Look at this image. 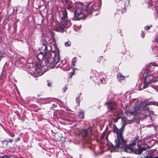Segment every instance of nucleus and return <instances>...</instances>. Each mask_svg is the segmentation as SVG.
Listing matches in <instances>:
<instances>
[{
    "instance_id": "7",
    "label": "nucleus",
    "mask_w": 158,
    "mask_h": 158,
    "mask_svg": "<svg viewBox=\"0 0 158 158\" xmlns=\"http://www.w3.org/2000/svg\"><path fill=\"white\" fill-rule=\"evenodd\" d=\"M155 77H156L152 74L148 73L146 74L144 82V89L147 88L151 83L155 81Z\"/></svg>"
},
{
    "instance_id": "6",
    "label": "nucleus",
    "mask_w": 158,
    "mask_h": 158,
    "mask_svg": "<svg viewBox=\"0 0 158 158\" xmlns=\"http://www.w3.org/2000/svg\"><path fill=\"white\" fill-rule=\"evenodd\" d=\"M125 112L127 113H129L132 115L137 114L140 113L139 111L140 107H138L137 106H135L134 108L131 107H129L128 106H125V107H124Z\"/></svg>"
},
{
    "instance_id": "1",
    "label": "nucleus",
    "mask_w": 158,
    "mask_h": 158,
    "mask_svg": "<svg viewBox=\"0 0 158 158\" xmlns=\"http://www.w3.org/2000/svg\"><path fill=\"white\" fill-rule=\"evenodd\" d=\"M123 127L120 129H118L115 126L113 129L114 132L116 133L117 136V140L114 146H113L112 149L116 152L118 148H125V151L128 152H134L135 154H140L142 152L144 151L142 155V158L152 157V155L150 152L146 151L145 148L140 147L139 144V140L137 139H135L132 143L128 146L126 145V141L124 139L123 136Z\"/></svg>"
},
{
    "instance_id": "33",
    "label": "nucleus",
    "mask_w": 158,
    "mask_h": 158,
    "mask_svg": "<svg viewBox=\"0 0 158 158\" xmlns=\"http://www.w3.org/2000/svg\"><path fill=\"white\" fill-rule=\"evenodd\" d=\"M14 136V135H12L11 136L13 137V136Z\"/></svg>"
},
{
    "instance_id": "8",
    "label": "nucleus",
    "mask_w": 158,
    "mask_h": 158,
    "mask_svg": "<svg viewBox=\"0 0 158 158\" xmlns=\"http://www.w3.org/2000/svg\"><path fill=\"white\" fill-rule=\"evenodd\" d=\"M105 105L108 106V109L110 111H113V110H116L117 109V103L113 102H110L108 103H106Z\"/></svg>"
},
{
    "instance_id": "24",
    "label": "nucleus",
    "mask_w": 158,
    "mask_h": 158,
    "mask_svg": "<svg viewBox=\"0 0 158 158\" xmlns=\"http://www.w3.org/2000/svg\"><path fill=\"white\" fill-rule=\"evenodd\" d=\"M6 141L8 143L9 142H10L11 143L12 142V139H7L6 140Z\"/></svg>"
},
{
    "instance_id": "18",
    "label": "nucleus",
    "mask_w": 158,
    "mask_h": 158,
    "mask_svg": "<svg viewBox=\"0 0 158 158\" xmlns=\"http://www.w3.org/2000/svg\"><path fill=\"white\" fill-rule=\"evenodd\" d=\"M71 43L70 41H68L65 43V45L66 47H70L71 46Z\"/></svg>"
},
{
    "instance_id": "29",
    "label": "nucleus",
    "mask_w": 158,
    "mask_h": 158,
    "mask_svg": "<svg viewBox=\"0 0 158 158\" xmlns=\"http://www.w3.org/2000/svg\"><path fill=\"white\" fill-rule=\"evenodd\" d=\"M20 138L18 137V138H17L16 140V142H17V141H19V140H20Z\"/></svg>"
},
{
    "instance_id": "14",
    "label": "nucleus",
    "mask_w": 158,
    "mask_h": 158,
    "mask_svg": "<svg viewBox=\"0 0 158 158\" xmlns=\"http://www.w3.org/2000/svg\"><path fill=\"white\" fill-rule=\"evenodd\" d=\"M118 11L119 12V14H120V13H122V12L123 11L124 12L125 11H126V8L124 7H122L121 8H120V7L118 8Z\"/></svg>"
},
{
    "instance_id": "30",
    "label": "nucleus",
    "mask_w": 158,
    "mask_h": 158,
    "mask_svg": "<svg viewBox=\"0 0 158 158\" xmlns=\"http://www.w3.org/2000/svg\"><path fill=\"white\" fill-rule=\"evenodd\" d=\"M152 158H158V156H156V157H153V156L152 155Z\"/></svg>"
},
{
    "instance_id": "28",
    "label": "nucleus",
    "mask_w": 158,
    "mask_h": 158,
    "mask_svg": "<svg viewBox=\"0 0 158 158\" xmlns=\"http://www.w3.org/2000/svg\"><path fill=\"white\" fill-rule=\"evenodd\" d=\"M48 85L49 86H50L51 85V84L50 83L48 82Z\"/></svg>"
},
{
    "instance_id": "31",
    "label": "nucleus",
    "mask_w": 158,
    "mask_h": 158,
    "mask_svg": "<svg viewBox=\"0 0 158 158\" xmlns=\"http://www.w3.org/2000/svg\"><path fill=\"white\" fill-rule=\"evenodd\" d=\"M9 158H15L13 156H9Z\"/></svg>"
},
{
    "instance_id": "2",
    "label": "nucleus",
    "mask_w": 158,
    "mask_h": 158,
    "mask_svg": "<svg viewBox=\"0 0 158 158\" xmlns=\"http://www.w3.org/2000/svg\"><path fill=\"white\" fill-rule=\"evenodd\" d=\"M65 3L66 6L67 7V9L74 12V18L75 20L84 19L87 14L92 13V9L98 10L101 6L100 3H96L94 5H92L91 6V9H89L86 5L81 3L80 4L77 5L74 9L72 6L73 3L71 2L69 0H65Z\"/></svg>"
},
{
    "instance_id": "12",
    "label": "nucleus",
    "mask_w": 158,
    "mask_h": 158,
    "mask_svg": "<svg viewBox=\"0 0 158 158\" xmlns=\"http://www.w3.org/2000/svg\"><path fill=\"white\" fill-rule=\"evenodd\" d=\"M117 77L119 81L123 80L124 78V77L122 75L121 73H118L117 75Z\"/></svg>"
},
{
    "instance_id": "3",
    "label": "nucleus",
    "mask_w": 158,
    "mask_h": 158,
    "mask_svg": "<svg viewBox=\"0 0 158 158\" xmlns=\"http://www.w3.org/2000/svg\"><path fill=\"white\" fill-rule=\"evenodd\" d=\"M40 49L43 51L42 52L45 54V65L43 66H46L48 69H52L59 61V56L58 54L55 53L54 51L52 53L48 52L47 50V46L44 43Z\"/></svg>"
},
{
    "instance_id": "21",
    "label": "nucleus",
    "mask_w": 158,
    "mask_h": 158,
    "mask_svg": "<svg viewBox=\"0 0 158 158\" xmlns=\"http://www.w3.org/2000/svg\"><path fill=\"white\" fill-rule=\"evenodd\" d=\"M151 27L152 25H150V26H146L145 27L144 29L145 30H148Z\"/></svg>"
},
{
    "instance_id": "4",
    "label": "nucleus",
    "mask_w": 158,
    "mask_h": 158,
    "mask_svg": "<svg viewBox=\"0 0 158 158\" xmlns=\"http://www.w3.org/2000/svg\"><path fill=\"white\" fill-rule=\"evenodd\" d=\"M61 23L56 27L57 31L60 32H64V28H68L71 25L70 20H68L67 12L65 9L62 10L60 12Z\"/></svg>"
},
{
    "instance_id": "11",
    "label": "nucleus",
    "mask_w": 158,
    "mask_h": 158,
    "mask_svg": "<svg viewBox=\"0 0 158 158\" xmlns=\"http://www.w3.org/2000/svg\"><path fill=\"white\" fill-rule=\"evenodd\" d=\"M40 99H42V101L45 104L48 103L52 101L51 98H49Z\"/></svg>"
},
{
    "instance_id": "15",
    "label": "nucleus",
    "mask_w": 158,
    "mask_h": 158,
    "mask_svg": "<svg viewBox=\"0 0 158 158\" xmlns=\"http://www.w3.org/2000/svg\"><path fill=\"white\" fill-rule=\"evenodd\" d=\"M100 81L101 82V83H102L103 84H105L106 82V79L105 78L103 77L100 78Z\"/></svg>"
},
{
    "instance_id": "13",
    "label": "nucleus",
    "mask_w": 158,
    "mask_h": 158,
    "mask_svg": "<svg viewBox=\"0 0 158 158\" xmlns=\"http://www.w3.org/2000/svg\"><path fill=\"white\" fill-rule=\"evenodd\" d=\"M84 112L83 111L80 110L78 113V116L80 118H84Z\"/></svg>"
},
{
    "instance_id": "20",
    "label": "nucleus",
    "mask_w": 158,
    "mask_h": 158,
    "mask_svg": "<svg viewBox=\"0 0 158 158\" xmlns=\"http://www.w3.org/2000/svg\"><path fill=\"white\" fill-rule=\"evenodd\" d=\"M68 89V86L66 85L65 86H64L63 88V92H65Z\"/></svg>"
},
{
    "instance_id": "32",
    "label": "nucleus",
    "mask_w": 158,
    "mask_h": 158,
    "mask_svg": "<svg viewBox=\"0 0 158 158\" xmlns=\"http://www.w3.org/2000/svg\"><path fill=\"white\" fill-rule=\"evenodd\" d=\"M100 58H103V56H100Z\"/></svg>"
},
{
    "instance_id": "35",
    "label": "nucleus",
    "mask_w": 158,
    "mask_h": 158,
    "mask_svg": "<svg viewBox=\"0 0 158 158\" xmlns=\"http://www.w3.org/2000/svg\"><path fill=\"white\" fill-rule=\"evenodd\" d=\"M152 65H153V66H154V64H152Z\"/></svg>"
},
{
    "instance_id": "5",
    "label": "nucleus",
    "mask_w": 158,
    "mask_h": 158,
    "mask_svg": "<svg viewBox=\"0 0 158 158\" xmlns=\"http://www.w3.org/2000/svg\"><path fill=\"white\" fill-rule=\"evenodd\" d=\"M152 105L158 106V102L154 101L149 102L148 101L145 100L141 102L137 106L138 107H140L139 111L140 112V111L142 110H147L146 109L147 107H146L148 105Z\"/></svg>"
},
{
    "instance_id": "16",
    "label": "nucleus",
    "mask_w": 158,
    "mask_h": 158,
    "mask_svg": "<svg viewBox=\"0 0 158 158\" xmlns=\"http://www.w3.org/2000/svg\"><path fill=\"white\" fill-rule=\"evenodd\" d=\"M146 109L147 110V111H148V112L149 113V115L150 116V117L151 118L150 115L153 114V111H150L149 110V108L148 107L146 108Z\"/></svg>"
},
{
    "instance_id": "34",
    "label": "nucleus",
    "mask_w": 158,
    "mask_h": 158,
    "mask_svg": "<svg viewBox=\"0 0 158 158\" xmlns=\"http://www.w3.org/2000/svg\"><path fill=\"white\" fill-rule=\"evenodd\" d=\"M125 4V6L126 5V4Z\"/></svg>"
},
{
    "instance_id": "19",
    "label": "nucleus",
    "mask_w": 158,
    "mask_h": 158,
    "mask_svg": "<svg viewBox=\"0 0 158 158\" xmlns=\"http://www.w3.org/2000/svg\"><path fill=\"white\" fill-rule=\"evenodd\" d=\"M76 62V60L75 58H74L72 59V64L73 66H74L75 65V63Z\"/></svg>"
},
{
    "instance_id": "17",
    "label": "nucleus",
    "mask_w": 158,
    "mask_h": 158,
    "mask_svg": "<svg viewBox=\"0 0 158 158\" xmlns=\"http://www.w3.org/2000/svg\"><path fill=\"white\" fill-rule=\"evenodd\" d=\"M8 143L6 140L2 141V143L3 146H6Z\"/></svg>"
},
{
    "instance_id": "26",
    "label": "nucleus",
    "mask_w": 158,
    "mask_h": 158,
    "mask_svg": "<svg viewBox=\"0 0 158 158\" xmlns=\"http://www.w3.org/2000/svg\"><path fill=\"white\" fill-rule=\"evenodd\" d=\"M142 37L143 38L145 36V34H144L143 33V31H142Z\"/></svg>"
},
{
    "instance_id": "25",
    "label": "nucleus",
    "mask_w": 158,
    "mask_h": 158,
    "mask_svg": "<svg viewBox=\"0 0 158 158\" xmlns=\"http://www.w3.org/2000/svg\"><path fill=\"white\" fill-rule=\"evenodd\" d=\"M72 74L70 75V77H71L73 75H74L75 74V70L73 69V71L72 73Z\"/></svg>"
},
{
    "instance_id": "9",
    "label": "nucleus",
    "mask_w": 158,
    "mask_h": 158,
    "mask_svg": "<svg viewBox=\"0 0 158 158\" xmlns=\"http://www.w3.org/2000/svg\"><path fill=\"white\" fill-rule=\"evenodd\" d=\"M44 56H45V54L42 52H40L38 55L36 56L37 59L38 61V64H39L42 65L41 61L43 60Z\"/></svg>"
},
{
    "instance_id": "22",
    "label": "nucleus",
    "mask_w": 158,
    "mask_h": 158,
    "mask_svg": "<svg viewBox=\"0 0 158 158\" xmlns=\"http://www.w3.org/2000/svg\"><path fill=\"white\" fill-rule=\"evenodd\" d=\"M76 101L77 102V103H78V104L79 105V103L80 102V100L79 98V97L76 98Z\"/></svg>"
},
{
    "instance_id": "23",
    "label": "nucleus",
    "mask_w": 158,
    "mask_h": 158,
    "mask_svg": "<svg viewBox=\"0 0 158 158\" xmlns=\"http://www.w3.org/2000/svg\"><path fill=\"white\" fill-rule=\"evenodd\" d=\"M0 158H9V156L5 155L2 156H0Z\"/></svg>"
},
{
    "instance_id": "27",
    "label": "nucleus",
    "mask_w": 158,
    "mask_h": 158,
    "mask_svg": "<svg viewBox=\"0 0 158 158\" xmlns=\"http://www.w3.org/2000/svg\"><path fill=\"white\" fill-rule=\"evenodd\" d=\"M126 2L127 3V4H129L130 1L128 0H127L126 1Z\"/></svg>"
},
{
    "instance_id": "10",
    "label": "nucleus",
    "mask_w": 158,
    "mask_h": 158,
    "mask_svg": "<svg viewBox=\"0 0 158 158\" xmlns=\"http://www.w3.org/2000/svg\"><path fill=\"white\" fill-rule=\"evenodd\" d=\"M81 133L84 139L88 137V135L87 130H82L81 131Z\"/></svg>"
}]
</instances>
